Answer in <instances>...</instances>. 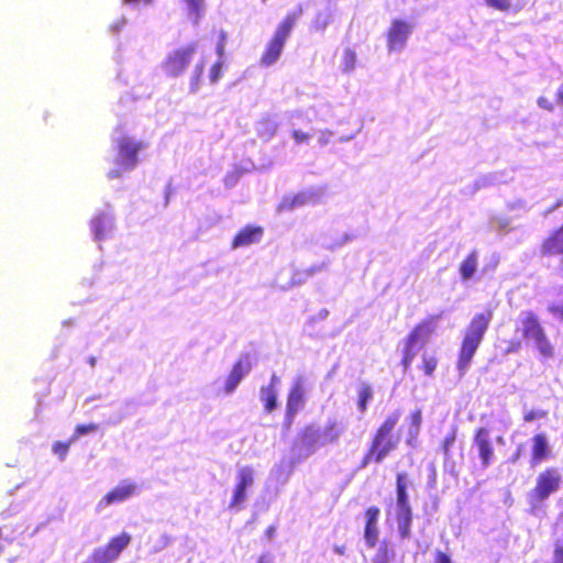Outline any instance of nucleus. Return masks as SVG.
Masks as SVG:
<instances>
[{
  "mask_svg": "<svg viewBox=\"0 0 563 563\" xmlns=\"http://www.w3.org/2000/svg\"><path fill=\"white\" fill-rule=\"evenodd\" d=\"M223 68H224L223 60H217L214 64H212V66L210 67V70H209V75H208L209 81L211 84H216L221 79V77L223 75Z\"/></svg>",
  "mask_w": 563,
  "mask_h": 563,
  "instance_id": "4c0bfd02",
  "label": "nucleus"
},
{
  "mask_svg": "<svg viewBox=\"0 0 563 563\" xmlns=\"http://www.w3.org/2000/svg\"><path fill=\"white\" fill-rule=\"evenodd\" d=\"M130 542L131 536L128 532H121L120 534L112 537L103 548L115 561Z\"/></svg>",
  "mask_w": 563,
  "mask_h": 563,
  "instance_id": "412c9836",
  "label": "nucleus"
},
{
  "mask_svg": "<svg viewBox=\"0 0 563 563\" xmlns=\"http://www.w3.org/2000/svg\"><path fill=\"white\" fill-rule=\"evenodd\" d=\"M395 558V552L387 541H383L376 553L374 554L373 563H391Z\"/></svg>",
  "mask_w": 563,
  "mask_h": 563,
  "instance_id": "bb28decb",
  "label": "nucleus"
},
{
  "mask_svg": "<svg viewBox=\"0 0 563 563\" xmlns=\"http://www.w3.org/2000/svg\"><path fill=\"white\" fill-rule=\"evenodd\" d=\"M327 24H328V23H327V21L324 20V21H322V23H321L320 25L318 24L316 27H317L318 30H324V29H325V26H327Z\"/></svg>",
  "mask_w": 563,
  "mask_h": 563,
  "instance_id": "13d9d810",
  "label": "nucleus"
},
{
  "mask_svg": "<svg viewBox=\"0 0 563 563\" xmlns=\"http://www.w3.org/2000/svg\"><path fill=\"white\" fill-rule=\"evenodd\" d=\"M285 208V203L280 205L279 206V210L284 209Z\"/></svg>",
  "mask_w": 563,
  "mask_h": 563,
  "instance_id": "e2e57ef3",
  "label": "nucleus"
},
{
  "mask_svg": "<svg viewBox=\"0 0 563 563\" xmlns=\"http://www.w3.org/2000/svg\"><path fill=\"white\" fill-rule=\"evenodd\" d=\"M73 442H75V440H73V438H70L67 442L56 441L52 445V451H53V453L55 455L58 456V459L60 461H63V460L66 459V456L68 454V451H69V448H70Z\"/></svg>",
  "mask_w": 563,
  "mask_h": 563,
  "instance_id": "f704fd0d",
  "label": "nucleus"
},
{
  "mask_svg": "<svg viewBox=\"0 0 563 563\" xmlns=\"http://www.w3.org/2000/svg\"><path fill=\"white\" fill-rule=\"evenodd\" d=\"M521 453H522V446L519 445L516 451L512 453V455L510 456L509 461L511 463H516L520 457H521Z\"/></svg>",
  "mask_w": 563,
  "mask_h": 563,
  "instance_id": "603ef678",
  "label": "nucleus"
},
{
  "mask_svg": "<svg viewBox=\"0 0 563 563\" xmlns=\"http://www.w3.org/2000/svg\"><path fill=\"white\" fill-rule=\"evenodd\" d=\"M548 417V411L543 409H530L526 410L522 416V420L526 423L532 422L538 419H544Z\"/></svg>",
  "mask_w": 563,
  "mask_h": 563,
  "instance_id": "ea45409f",
  "label": "nucleus"
},
{
  "mask_svg": "<svg viewBox=\"0 0 563 563\" xmlns=\"http://www.w3.org/2000/svg\"><path fill=\"white\" fill-rule=\"evenodd\" d=\"M538 104L548 111L553 110V104L545 97H540L538 99Z\"/></svg>",
  "mask_w": 563,
  "mask_h": 563,
  "instance_id": "8fccbe9b",
  "label": "nucleus"
},
{
  "mask_svg": "<svg viewBox=\"0 0 563 563\" xmlns=\"http://www.w3.org/2000/svg\"><path fill=\"white\" fill-rule=\"evenodd\" d=\"M291 135L295 139V141L299 144L308 142L310 140V134L301 130H294L291 132Z\"/></svg>",
  "mask_w": 563,
  "mask_h": 563,
  "instance_id": "49530a36",
  "label": "nucleus"
},
{
  "mask_svg": "<svg viewBox=\"0 0 563 563\" xmlns=\"http://www.w3.org/2000/svg\"><path fill=\"white\" fill-rule=\"evenodd\" d=\"M457 438V428L454 426L448 432L442 441V451L444 454V459L448 460L451 457V449L454 445Z\"/></svg>",
  "mask_w": 563,
  "mask_h": 563,
  "instance_id": "7c9ffc66",
  "label": "nucleus"
},
{
  "mask_svg": "<svg viewBox=\"0 0 563 563\" xmlns=\"http://www.w3.org/2000/svg\"><path fill=\"white\" fill-rule=\"evenodd\" d=\"M560 269L563 273V254L560 256Z\"/></svg>",
  "mask_w": 563,
  "mask_h": 563,
  "instance_id": "bf43d9fd",
  "label": "nucleus"
},
{
  "mask_svg": "<svg viewBox=\"0 0 563 563\" xmlns=\"http://www.w3.org/2000/svg\"><path fill=\"white\" fill-rule=\"evenodd\" d=\"M356 64V54L354 51L346 48L343 53V69L351 71Z\"/></svg>",
  "mask_w": 563,
  "mask_h": 563,
  "instance_id": "a19ab883",
  "label": "nucleus"
},
{
  "mask_svg": "<svg viewBox=\"0 0 563 563\" xmlns=\"http://www.w3.org/2000/svg\"><path fill=\"white\" fill-rule=\"evenodd\" d=\"M522 349V341L520 339H511L507 341L504 353L505 354H515L518 353Z\"/></svg>",
  "mask_w": 563,
  "mask_h": 563,
  "instance_id": "37998d69",
  "label": "nucleus"
},
{
  "mask_svg": "<svg viewBox=\"0 0 563 563\" xmlns=\"http://www.w3.org/2000/svg\"><path fill=\"white\" fill-rule=\"evenodd\" d=\"M99 430L98 423H85V424H77L74 430V434L71 435L73 440H77L78 438L92 433Z\"/></svg>",
  "mask_w": 563,
  "mask_h": 563,
  "instance_id": "e433bc0d",
  "label": "nucleus"
},
{
  "mask_svg": "<svg viewBox=\"0 0 563 563\" xmlns=\"http://www.w3.org/2000/svg\"><path fill=\"white\" fill-rule=\"evenodd\" d=\"M333 551L339 555H345L346 553V547L344 544L342 545H334Z\"/></svg>",
  "mask_w": 563,
  "mask_h": 563,
  "instance_id": "4d7b16f0",
  "label": "nucleus"
},
{
  "mask_svg": "<svg viewBox=\"0 0 563 563\" xmlns=\"http://www.w3.org/2000/svg\"><path fill=\"white\" fill-rule=\"evenodd\" d=\"M380 510L377 506H371L365 509V526H378Z\"/></svg>",
  "mask_w": 563,
  "mask_h": 563,
  "instance_id": "58836bf2",
  "label": "nucleus"
},
{
  "mask_svg": "<svg viewBox=\"0 0 563 563\" xmlns=\"http://www.w3.org/2000/svg\"><path fill=\"white\" fill-rule=\"evenodd\" d=\"M342 434V428L335 420L329 421L322 432L323 443H336Z\"/></svg>",
  "mask_w": 563,
  "mask_h": 563,
  "instance_id": "a878e982",
  "label": "nucleus"
},
{
  "mask_svg": "<svg viewBox=\"0 0 563 563\" xmlns=\"http://www.w3.org/2000/svg\"><path fill=\"white\" fill-rule=\"evenodd\" d=\"M473 443L477 450L482 467H488L495 459V449L490 440L489 430L485 427L477 428L474 431Z\"/></svg>",
  "mask_w": 563,
  "mask_h": 563,
  "instance_id": "9d476101",
  "label": "nucleus"
},
{
  "mask_svg": "<svg viewBox=\"0 0 563 563\" xmlns=\"http://www.w3.org/2000/svg\"><path fill=\"white\" fill-rule=\"evenodd\" d=\"M485 3L495 10L507 12L512 8L511 0H484Z\"/></svg>",
  "mask_w": 563,
  "mask_h": 563,
  "instance_id": "79ce46f5",
  "label": "nucleus"
},
{
  "mask_svg": "<svg viewBox=\"0 0 563 563\" xmlns=\"http://www.w3.org/2000/svg\"><path fill=\"white\" fill-rule=\"evenodd\" d=\"M552 563H563V544L560 541L554 543Z\"/></svg>",
  "mask_w": 563,
  "mask_h": 563,
  "instance_id": "a18cd8bd",
  "label": "nucleus"
},
{
  "mask_svg": "<svg viewBox=\"0 0 563 563\" xmlns=\"http://www.w3.org/2000/svg\"><path fill=\"white\" fill-rule=\"evenodd\" d=\"M252 362L249 354L242 355L232 366L229 376L225 380L224 391L227 394L232 393L242 378L251 371Z\"/></svg>",
  "mask_w": 563,
  "mask_h": 563,
  "instance_id": "f3484780",
  "label": "nucleus"
},
{
  "mask_svg": "<svg viewBox=\"0 0 563 563\" xmlns=\"http://www.w3.org/2000/svg\"><path fill=\"white\" fill-rule=\"evenodd\" d=\"M373 398V388L369 384H362L357 394V409L361 413L367 411L368 402Z\"/></svg>",
  "mask_w": 563,
  "mask_h": 563,
  "instance_id": "cd10ccee",
  "label": "nucleus"
},
{
  "mask_svg": "<svg viewBox=\"0 0 563 563\" xmlns=\"http://www.w3.org/2000/svg\"><path fill=\"white\" fill-rule=\"evenodd\" d=\"M561 486V474L555 467H548L542 471L536 479V485L529 493V503L538 506L558 492Z\"/></svg>",
  "mask_w": 563,
  "mask_h": 563,
  "instance_id": "423d86ee",
  "label": "nucleus"
},
{
  "mask_svg": "<svg viewBox=\"0 0 563 563\" xmlns=\"http://www.w3.org/2000/svg\"><path fill=\"white\" fill-rule=\"evenodd\" d=\"M410 427L408 431V438L406 440L407 444L410 446H415L417 443V439L420 432V427L422 423V413L420 409H416L409 415Z\"/></svg>",
  "mask_w": 563,
  "mask_h": 563,
  "instance_id": "b1692460",
  "label": "nucleus"
},
{
  "mask_svg": "<svg viewBox=\"0 0 563 563\" xmlns=\"http://www.w3.org/2000/svg\"><path fill=\"white\" fill-rule=\"evenodd\" d=\"M552 456L549 438L545 433L539 432L531 438L530 466L536 467Z\"/></svg>",
  "mask_w": 563,
  "mask_h": 563,
  "instance_id": "f8f14e48",
  "label": "nucleus"
},
{
  "mask_svg": "<svg viewBox=\"0 0 563 563\" xmlns=\"http://www.w3.org/2000/svg\"><path fill=\"white\" fill-rule=\"evenodd\" d=\"M144 147L141 141H135L129 136H122L117 141L118 158L117 164L120 168H113L108 172L109 179L119 178L122 172H129L135 168L139 163L137 154Z\"/></svg>",
  "mask_w": 563,
  "mask_h": 563,
  "instance_id": "39448f33",
  "label": "nucleus"
},
{
  "mask_svg": "<svg viewBox=\"0 0 563 563\" xmlns=\"http://www.w3.org/2000/svg\"><path fill=\"white\" fill-rule=\"evenodd\" d=\"M296 203H297V198H295V199L292 200V202L290 203L289 208H291V206H294V205H296Z\"/></svg>",
  "mask_w": 563,
  "mask_h": 563,
  "instance_id": "680f3d73",
  "label": "nucleus"
},
{
  "mask_svg": "<svg viewBox=\"0 0 563 563\" xmlns=\"http://www.w3.org/2000/svg\"><path fill=\"white\" fill-rule=\"evenodd\" d=\"M544 330L538 314L532 310L525 311L516 328V332L521 334V338L531 341L534 336H537L541 331Z\"/></svg>",
  "mask_w": 563,
  "mask_h": 563,
  "instance_id": "2eb2a0df",
  "label": "nucleus"
},
{
  "mask_svg": "<svg viewBox=\"0 0 563 563\" xmlns=\"http://www.w3.org/2000/svg\"><path fill=\"white\" fill-rule=\"evenodd\" d=\"M478 266V253L476 250L471 251L460 263L459 272L463 280L471 279Z\"/></svg>",
  "mask_w": 563,
  "mask_h": 563,
  "instance_id": "4be33fe9",
  "label": "nucleus"
},
{
  "mask_svg": "<svg viewBox=\"0 0 563 563\" xmlns=\"http://www.w3.org/2000/svg\"><path fill=\"white\" fill-rule=\"evenodd\" d=\"M264 230L260 225H246L242 228L232 239L231 247H245L257 243L263 236Z\"/></svg>",
  "mask_w": 563,
  "mask_h": 563,
  "instance_id": "a211bd4d",
  "label": "nucleus"
},
{
  "mask_svg": "<svg viewBox=\"0 0 563 563\" xmlns=\"http://www.w3.org/2000/svg\"><path fill=\"white\" fill-rule=\"evenodd\" d=\"M274 380L275 378L267 386L261 387V400L266 412H272L277 408V391Z\"/></svg>",
  "mask_w": 563,
  "mask_h": 563,
  "instance_id": "5701e85b",
  "label": "nucleus"
},
{
  "mask_svg": "<svg viewBox=\"0 0 563 563\" xmlns=\"http://www.w3.org/2000/svg\"><path fill=\"white\" fill-rule=\"evenodd\" d=\"M434 563H452L451 556L442 551H435Z\"/></svg>",
  "mask_w": 563,
  "mask_h": 563,
  "instance_id": "de8ad7c7",
  "label": "nucleus"
},
{
  "mask_svg": "<svg viewBox=\"0 0 563 563\" xmlns=\"http://www.w3.org/2000/svg\"><path fill=\"white\" fill-rule=\"evenodd\" d=\"M416 343L410 342L407 339H404V349H402V357L400 361V365L402 367V372L407 373L410 369V366L417 355Z\"/></svg>",
  "mask_w": 563,
  "mask_h": 563,
  "instance_id": "393cba45",
  "label": "nucleus"
},
{
  "mask_svg": "<svg viewBox=\"0 0 563 563\" xmlns=\"http://www.w3.org/2000/svg\"><path fill=\"white\" fill-rule=\"evenodd\" d=\"M256 563H273V558L269 553H262L258 558Z\"/></svg>",
  "mask_w": 563,
  "mask_h": 563,
  "instance_id": "3c124183",
  "label": "nucleus"
},
{
  "mask_svg": "<svg viewBox=\"0 0 563 563\" xmlns=\"http://www.w3.org/2000/svg\"><path fill=\"white\" fill-rule=\"evenodd\" d=\"M254 483V470L250 466L241 467L238 471L236 484L234 485L233 494L229 503V508L239 509L246 500V489Z\"/></svg>",
  "mask_w": 563,
  "mask_h": 563,
  "instance_id": "6e6552de",
  "label": "nucleus"
},
{
  "mask_svg": "<svg viewBox=\"0 0 563 563\" xmlns=\"http://www.w3.org/2000/svg\"><path fill=\"white\" fill-rule=\"evenodd\" d=\"M187 5V14L192 23L197 24L202 16L205 0H184Z\"/></svg>",
  "mask_w": 563,
  "mask_h": 563,
  "instance_id": "c85d7f7f",
  "label": "nucleus"
},
{
  "mask_svg": "<svg viewBox=\"0 0 563 563\" xmlns=\"http://www.w3.org/2000/svg\"><path fill=\"white\" fill-rule=\"evenodd\" d=\"M90 227L95 239L102 241L113 228V218L107 212H99L91 219Z\"/></svg>",
  "mask_w": 563,
  "mask_h": 563,
  "instance_id": "6ab92c4d",
  "label": "nucleus"
},
{
  "mask_svg": "<svg viewBox=\"0 0 563 563\" xmlns=\"http://www.w3.org/2000/svg\"><path fill=\"white\" fill-rule=\"evenodd\" d=\"M555 100L559 104H563V80L555 92Z\"/></svg>",
  "mask_w": 563,
  "mask_h": 563,
  "instance_id": "864d4df0",
  "label": "nucleus"
},
{
  "mask_svg": "<svg viewBox=\"0 0 563 563\" xmlns=\"http://www.w3.org/2000/svg\"><path fill=\"white\" fill-rule=\"evenodd\" d=\"M563 206V196L560 197L559 199H556L547 210H545V214H549L553 211H555L556 209H559L560 207Z\"/></svg>",
  "mask_w": 563,
  "mask_h": 563,
  "instance_id": "09e8293b",
  "label": "nucleus"
},
{
  "mask_svg": "<svg viewBox=\"0 0 563 563\" xmlns=\"http://www.w3.org/2000/svg\"><path fill=\"white\" fill-rule=\"evenodd\" d=\"M134 483L121 482L118 486L110 489L98 503L97 509L101 510L112 504L125 501L136 493Z\"/></svg>",
  "mask_w": 563,
  "mask_h": 563,
  "instance_id": "ddd939ff",
  "label": "nucleus"
},
{
  "mask_svg": "<svg viewBox=\"0 0 563 563\" xmlns=\"http://www.w3.org/2000/svg\"><path fill=\"white\" fill-rule=\"evenodd\" d=\"M319 437V431L312 424L306 426L299 433V439L301 440L302 444L308 446L314 445L318 442Z\"/></svg>",
  "mask_w": 563,
  "mask_h": 563,
  "instance_id": "c756f323",
  "label": "nucleus"
},
{
  "mask_svg": "<svg viewBox=\"0 0 563 563\" xmlns=\"http://www.w3.org/2000/svg\"><path fill=\"white\" fill-rule=\"evenodd\" d=\"M303 9L301 5L296 10L288 12L277 25L273 36L265 46L261 55V64L265 66L273 65L282 55L286 41L290 36L297 21L302 15Z\"/></svg>",
  "mask_w": 563,
  "mask_h": 563,
  "instance_id": "7ed1b4c3",
  "label": "nucleus"
},
{
  "mask_svg": "<svg viewBox=\"0 0 563 563\" xmlns=\"http://www.w3.org/2000/svg\"><path fill=\"white\" fill-rule=\"evenodd\" d=\"M378 526H365L364 527V540L368 548H374L378 541Z\"/></svg>",
  "mask_w": 563,
  "mask_h": 563,
  "instance_id": "c9c22d12",
  "label": "nucleus"
},
{
  "mask_svg": "<svg viewBox=\"0 0 563 563\" xmlns=\"http://www.w3.org/2000/svg\"><path fill=\"white\" fill-rule=\"evenodd\" d=\"M275 532H276V528L274 526H269L266 528L264 534L268 540H271L275 536Z\"/></svg>",
  "mask_w": 563,
  "mask_h": 563,
  "instance_id": "6e6d98bb",
  "label": "nucleus"
},
{
  "mask_svg": "<svg viewBox=\"0 0 563 563\" xmlns=\"http://www.w3.org/2000/svg\"><path fill=\"white\" fill-rule=\"evenodd\" d=\"M396 522L401 539H408L411 536L412 508L409 500L408 487L412 485L408 473L399 472L396 474Z\"/></svg>",
  "mask_w": 563,
  "mask_h": 563,
  "instance_id": "20e7f679",
  "label": "nucleus"
},
{
  "mask_svg": "<svg viewBox=\"0 0 563 563\" xmlns=\"http://www.w3.org/2000/svg\"><path fill=\"white\" fill-rule=\"evenodd\" d=\"M197 51L196 43H189L168 53L163 68L168 76L177 77L186 71Z\"/></svg>",
  "mask_w": 563,
  "mask_h": 563,
  "instance_id": "0eeeda50",
  "label": "nucleus"
},
{
  "mask_svg": "<svg viewBox=\"0 0 563 563\" xmlns=\"http://www.w3.org/2000/svg\"><path fill=\"white\" fill-rule=\"evenodd\" d=\"M548 312L551 313L559 321H563V302L561 303H550L547 308Z\"/></svg>",
  "mask_w": 563,
  "mask_h": 563,
  "instance_id": "c03bdc74",
  "label": "nucleus"
},
{
  "mask_svg": "<svg viewBox=\"0 0 563 563\" xmlns=\"http://www.w3.org/2000/svg\"><path fill=\"white\" fill-rule=\"evenodd\" d=\"M218 53H219V55H222V54H223V45H222V44H220V45L218 46Z\"/></svg>",
  "mask_w": 563,
  "mask_h": 563,
  "instance_id": "052dcab7",
  "label": "nucleus"
},
{
  "mask_svg": "<svg viewBox=\"0 0 563 563\" xmlns=\"http://www.w3.org/2000/svg\"><path fill=\"white\" fill-rule=\"evenodd\" d=\"M205 70V62L199 60L194 68L191 80H190V89L191 91H197L199 89L201 78L203 76Z\"/></svg>",
  "mask_w": 563,
  "mask_h": 563,
  "instance_id": "72a5a7b5",
  "label": "nucleus"
},
{
  "mask_svg": "<svg viewBox=\"0 0 563 563\" xmlns=\"http://www.w3.org/2000/svg\"><path fill=\"white\" fill-rule=\"evenodd\" d=\"M539 253L541 257H553L563 255V223L553 229L540 243Z\"/></svg>",
  "mask_w": 563,
  "mask_h": 563,
  "instance_id": "4468645a",
  "label": "nucleus"
},
{
  "mask_svg": "<svg viewBox=\"0 0 563 563\" xmlns=\"http://www.w3.org/2000/svg\"><path fill=\"white\" fill-rule=\"evenodd\" d=\"M400 410H395L387 415L379 426L373 432L368 446L363 454L360 467L364 468L371 464H380L394 451H396L400 443V437L395 432L396 427L400 420Z\"/></svg>",
  "mask_w": 563,
  "mask_h": 563,
  "instance_id": "f257e3e1",
  "label": "nucleus"
},
{
  "mask_svg": "<svg viewBox=\"0 0 563 563\" xmlns=\"http://www.w3.org/2000/svg\"><path fill=\"white\" fill-rule=\"evenodd\" d=\"M440 319L438 314H431L418 322L405 339L412 343L424 345L430 336L435 332L437 323Z\"/></svg>",
  "mask_w": 563,
  "mask_h": 563,
  "instance_id": "9b49d317",
  "label": "nucleus"
},
{
  "mask_svg": "<svg viewBox=\"0 0 563 563\" xmlns=\"http://www.w3.org/2000/svg\"><path fill=\"white\" fill-rule=\"evenodd\" d=\"M306 401L305 387L301 382H296L288 391L286 402V421L291 424L297 412L303 408Z\"/></svg>",
  "mask_w": 563,
  "mask_h": 563,
  "instance_id": "dca6fc26",
  "label": "nucleus"
},
{
  "mask_svg": "<svg viewBox=\"0 0 563 563\" xmlns=\"http://www.w3.org/2000/svg\"><path fill=\"white\" fill-rule=\"evenodd\" d=\"M266 0H262V2H265Z\"/></svg>",
  "mask_w": 563,
  "mask_h": 563,
  "instance_id": "0e129e2a",
  "label": "nucleus"
},
{
  "mask_svg": "<svg viewBox=\"0 0 563 563\" xmlns=\"http://www.w3.org/2000/svg\"><path fill=\"white\" fill-rule=\"evenodd\" d=\"M438 366V358L434 355L423 353L421 356V368L427 376H432Z\"/></svg>",
  "mask_w": 563,
  "mask_h": 563,
  "instance_id": "2f4dec72",
  "label": "nucleus"
},
{
  "mask_svg": "<svg viewBox=\"0 0 563 563\" xmlns=\"http://www.w3.org/2000/svg\"><path fill=\"white\" fill-rule=\"evenodd\" d=\"M494 317V309L486 308L476 313L470 321L465 334L462 339L456 367L461 375L468 368L478 346L481 345L485 333Z\"/></svg>",
  "mask_w": 563,
  "mask_h": 563,
  "instance_id": "f03ea898",
  "label": "nucleus"
},
{
  "mask_svg": "<svg viewBox=\"0 0 563 563\" xmlns=\"http://www.w3.org/2000/svg\"><path fill=\"white\" fill-rule=\"evenodd\" d=\"M114 560L112 556L104 550L103 547L97 548L90 554L87 563H112Z\"/></svg>",
  "mask_w": 563,
  "mask_h": 563,
  "instance_id": "473e14b6",
  "label": "nucleus"
},
{
  "mask_svg": "<svg viewBox=\"0 0 563 563\" xmlns=\"http://www.w3.org/2000/svg\"><path fill=\"white\" fill-rule=\"evenodd\" d=\"M411 31L412 24L410 22L400 19L393 20L386 35L388 49H402Z\"/></svg>",
  "mask_w": 563,
  "mask_h": 563,
  "instance_id": "1a4fd4ad",
  "label": "nucleus"
},
{
  "mask_svg": "<svg viewBox=\"0 0 563 563\" xmlns=\"http://www.w3.org/2000/svg\"><path fill=\"white\" fill-rule=\"evenodd\" d=\"M531 342L533 343L537 352L543 360L553 358L555 355V347L549 339L545 329L534 336Z\"/></svg>",
  "mask_w": 563,
  "mask_h": 563,
  "instance_id": "aec40b11",
  "label": "nucleus"
},
{
  "mask_svg": "<svg viewBox=\"0 0 563 563\" xmlns=\"http://www.w3.org/2000/svg\"><path fill=\"white\" fill-rule=\"evenodd\" d=\"M323 268H324V264L314 265V266L309 267V268L306 271V274L310 276V275H312V274H314V273H317V272L322 271Z\"/></svg>",
  "mask_w": 563,
  "mask_h": 563,
  "instance_id": "5fc2aeb1",
  "label": "nucleus"
}]
</instances>
